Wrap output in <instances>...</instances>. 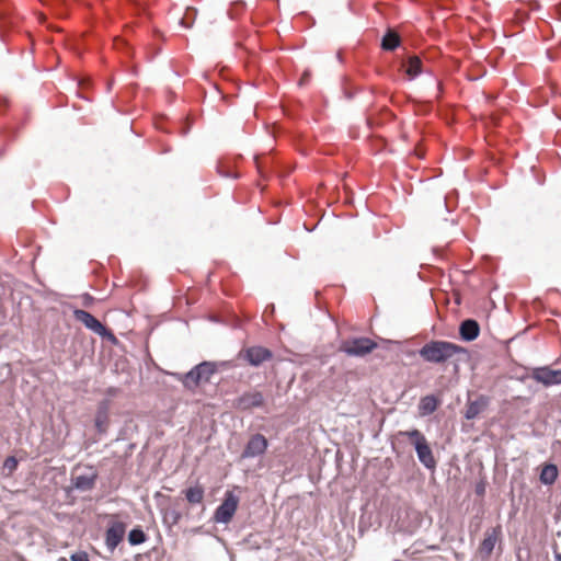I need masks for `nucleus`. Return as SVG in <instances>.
I'll use <instances>...</instances> for the list:
<instances>
[{
  "label": "nucleus",
  "instance_id": "obj_18",
  "mask_svg": "<svg viewBox=\"0 0 561 561\" xmlns=\"http://www.w3.org/2000/svg\"><path fill=\"white\" fill-rule=\"evenodd\" d=\"M558 478V468L556 465L549 463L543 466L540 473V481L543 484L550 485L554 483Z\"/></svg>",
  "mask_w": 561,
  "mask_h": 561
},
{
  "label": "nucleus",
  "instance_id": "obj_25",
  "mask_svg": "<svg viewBox=\"0 0 561 561\" xmlns=\"http://www.w3.org/2000/svg\"><path fill=\"white\" fill-rule=\"evenodd\" d=\"M18 468V459L13 456L8 457L3 462V469L12 473Z\"/></svg>",
  "mask_w": 561,
  "mask_h": 561
},
{
  "label": "nucleus",
  "instance_id": "obj_15",
  "mask_svg": "<svg viewBox=\"0 0 561 561\" xmlns=\"http://www.w3.org/2000/svg\"><path fill=\"white\" fill-rule=\"evenodd\" d=\"M173 376L181 380L184 387L190 390H194L196 387L203 383L201 377L197 376V370L195 367L184 375L173 374Z\"/></svg>",
  "mask_w": 561,
  "mask_h": 561
},
{
  "label": "nucleus",
  "instance_id": "obj_26",
  "mask_svg": "<svg viewBox=\"0 0 561 561\" xmlns=\"http://www.w3.org/2000/svg\"><path fill=\"white\" fill-rule=\"evenodd\" d=\"M71 561H89V557L85 552H77L71 554Z\"/></svg>",
  "mask_w": 561,
  "mask_h": 561
},
{
  "label": "nucleus",
  "instance_id": "obj_29",
  "mask_svg": "<svg viewBox=\"0 0 561 561\" xmlns=\"http://www.w3.org/2000/svg\"><path fill=\"white\" fill-rule=\"evenodd\" d=\"M60 561H66V559H65V558H61V559H60Z\"/></svg>",
  "mask_w": 561,
  "mask_h": 561
},
{
  "label": "nucleus",
  "instance_id": "obj_5",
  "mask_svg": "<svg viewBox=\"0 0 561 561\" xmlns=\"http://www.w3.org/2000/svg\"><path fill=\"white\" fill-rule=\"evenodd\" d=\"M238 504L239 497L233 494V492H226L222 503L215 511V522L228 524L232 519L238 508Z\"/></svg>",
  "mask_w": 561,
  "mask_h": 561
},
{
  "label": "nucleus",
  "instance_id": "obj_10",
  "mask_svg": "<svg viewBox=\"0 0 561 561\" xmlns=\"http://www.w3.org/2000/svg\"><path fill=\"white\" fill-rule=\"evenodd\" d=\"M264 403V397L260 391H250L240 396L236 401V408L239 410H250L260 408Z\"/></svg>",
  "mask_w": 561,
  "mask_h": 561
},
{
  "label": "nucleus",
  "instance_id": "obj_8",
  "mask_svg": "<svg viewBox=\"0 0 561 561\" xmlns=\"http://www.w3.org/2000/svg\"><path fill=\"white\" fill-rule=\"evenodd\" d=\"M531 378L545 387L561 385V369H551L549 367H538L533 369Z\"/></svg>",
  "mask_w": 561,
  "mask_h": 561
},
{
  "label": "nucleus",
  "instance_id": "obj_9",
  "mask_svg": "<svg viewBox=\"0 0 561 561\" xmlns=\"http://www.w3.org/2000/svg\"><path fill=\"white\" fill-rule=\"evenodd\" d=\"M126 531L125 524L122 522H113L105 533V545L108 551L113 552L123 540Z\"/></svg>",
  "mask_w": 561,
  "mask_h": 561
},
{
  "label": "nucleus",
  "instance_id": "obj_17",
  "mask_svg": "<svg viewBox=\"0 0 561 561\" xmlns=\"http://www.w3.org/2000/svg\"><path fill=\"white\" fill-rule=\"evenodd\" d=\"M197 370V376L201 377L203 383H206L210 380V377L215 374L216 367L213 363L203 362L195 366Z\"/></svg>",
  "mask_w": 561,
  "mask_h": 561
},
{
  "label": "nucleus",
  "instance_id": "obj_19",
  "mask_svg": "<svg viewBox=\"0 0 561 561\" xmlns=\"http://www.w3.org/2000/svg\"><path fill=\"white\" fill-rule=\"evenodd\" d=\"M421 66H422V62L417 56L409 57V59L405 64V67H407L405 72L410 79H414L416 76H419L422 72Z\"/></svg>",
  "mask_w": 561,
  "mask_h": 561
},
{
  "label": "nucleus",
  "instance_id": "obj_21",
  "mask_svg": "<svg viewBox=\"0 0 561 561\" xmlns=\"http://www.w3.org/2000/svg\"><path fill=\"white\" fill-rule=\"evenodd\" d=\"M399 44H400L399 36L393 32H388L382 38L381 46L386 50H393L394 48H397L399 46Z\"/></svg>",
  "mask_w": 561,
  "mask_h": 561
},
{
  "label": "nucleus",
  "instance_id": "obj_14",
  "mask_svg": "<svg viewBox=\"0 0 561 561\" xmlns=\"http://www.w3.org/2000/svg\"><path fill=\"white\" fill-rule=\"evenodd\" d=\"M96 481L95 473L78 474L72 478L73 486L79 491H90L94 488Z\"/></svg>",
  "mask_w": 561,
  "mask_h": 561
},
{
  "label": "nucleus",
  "instance_id": "obj_23",
  "mask_svg": "<svg viewBox=\"0 0 561 561\" xmlns=\"http://www.w3.org/2000/svg\"><path fill=\"white\" fill-rule=\"evenodd\" d=\"M145 540H146V535L139 528H135V529L130 530V533L128 534V541L133 546L140 545V543L145 542Z\"/></svg>",
  "mask_w": 561,
  "mask_h": 561
},
{
  "label": "nucleus",
  "instance_id": "obj_28",
  "mask_svg": "<svg viewBox=\"0 0 561 561\" xmlns=\"http://www.w3.org/2000/svg\"><path fill=\"white\" fill-rule=\"evenodd\" d=\"M60 561H66V559H65V558H61V559H60Z\"/></svg>",
  "mask_w": 561,
  "mask_h": 561
},
{
  "label": "nucleus",
  "instance_id": "obj_4",
  "mask_svg": "<svg viewBox=\"0 0 561 561\" xmlns=\"http://www.w3.org/2000/svg\"><path fill=\"white\" fill-rule=\"evenodd\" d=\"M376 347L377 343L368 337H355L341 344V351L348 356H365Z\"/></svg>",
  "mask_w": 561,
  "mask_h": 561
},
{
  "label": "nucleus",
  "instance_id": "obj_22",
  "mask_svg": "<svg viewBox=\"0 0 561 561\" xmlns=\"http://www.w3.org/2000/svg\"><path fill=\"white\" fill-rule=\"evenodd\" d=\"M108 416L106 408H102L98 411L95 416V426L99 432L104 433L107 428Z\"/></svg>",
  "mask_w": 561,
  "mask_h": 561
},
{
  "label": "nucleus",
  "instance_id": "obj_20",
  "mask_svg": "<svg viewBox=\"0 0 561 561\" xmlns=\"http://www.w3.org/2000/svg\"><path fill=\"white\" fill-rule=\"evenodd\" d=\"M185 497L191 504H199L204 499V490L199 485L188 488Z\"/></svg>",
  "mask_w": 561,
  "mask_h": 561
},
{
  "label": "nucleus",
  "instance_id": "obj_12",
  "mask_svg": "<svg viewBox=\"0 0 561 561\" xmlns=\"http://www.w3.org/2000/svg\"><path fill=\"white\" fill-rule=\"evenodd\" d=\"M500 535V530L497 528H492L485 531L484 539L480 545V553L484 557H490L494 550L497 538Z\"/></svg>",
  "mask_w": 561,
  "mask_h": 561
},
{
  "label": "nucleus",
  "instance_id": "obj_2",
  "mask_svg": "<svg viewBox=\"0 0 561 561\" xmlns=\"http://www.w3.org/2000/svg\"><path fill=\"white\" fill-rule=\"evenodd\" d=\"M400 434L410 439L411 444L415 448L419 460L424 465V467L427 469H434L436 467V460L428 442L419 430L405 431Z\"/></svg>",
  "mask_w": 561,
  "mask_h": 561
},
{
  "label": "nucleus",
  "instance_id": "obj_16",
  "mask_svg": "<svg viewBox=\"0 0 561 561\" xmlns=\"http://www.w3.org/2000/svg\"><path fill=\"white\" fill-rule=\"evenodd\" d=\"M438 405V401L434 396L423 397L419 403V412L422 416L432 414Z\"/></svg>",
  "mask_w": 561,
  "mask_h": 561
},
{
  "label": "nucleus",
  "instance_id": "obj_1",
  "mask_svg": "<svg viewBox=\"0 0 561 561\" xmlns=\"http://www.w3.org/2000/svg\"><path fill=\"white\" fill-rule=\"evenodd\" d=\"M465 347L442 340H433L425 343L420 350V356L427 363L442 364L457 354H466Z\"/></svg>",
  "mask_w": 561,
  "mask_h": 561
},
{
  "label": "nucleus",
  "instance_id": "obj_6",
  "mask_svg": "<svg viewBox=\"0 0 561 561\" xmlns=\"http://www.w3.org/2000/svg\"><path fill=\"white\" fill-rule=\"evenodd\" d=\"M239 356L247 360L251 366H260L262 363L270 360L273 356L268 348L263 346H251L240 352Z\"/></svg>",
  "mask_w": 561,
  "mask_h": 561
},
{
  "label": "nucleus",
  "instance_id": "obj_13",
  "mask_svg": "<svg viewBox=\"0 0 561 561\" xmlns=\"http://www.w3.org/2000/svg\"><path fill=\"white\" fill-rule=\"evenodd\" d=\"M480 328L477 321L468 319L465 320L459 328V333L462 340L473 341L478 337Z\"/></svg>",
  "mask_w": 561,
  "mask_h": 561
},
{
  "label": "nucleus",
  "instance_id": "obj_7",
  "mask_svg": "<svg viewBox=\"0 0 561 561\" xmlns=\"http://www.w3.org/2000/svg\"><path fill=\"white\" fill-rule=\"evenodd\" d=\"M268 447V440L262 434H254L248 440L241 457L242 458H255L262 456Z\"/></svg>",
  "mask_w": 561,
  "mask_h": 561
},
{
  "label": "nucleus",
  "instance_id": "obj_11",
  "mask_svg": "<svg viewBox=\"0 0 561 561\" xmlns=\"http://www.w3.org/2000/svg\"><path fill=\"white\" fill-rule=\"evenodd\" d=\"M489 399L484 396L478 397L473 401H469L466 407L465 416L467 420H473L481 414L488 407Z\"/></svg>",
  "mask_w": 561,
  "mask_h": 561
},
{
  "label": "nucleus",
  "instance_id": "obj_24",
  "mask_svg": "<svg viewBox=\"0 0 561 561\" xmlns=\"http://www.w3.org/2000/svg\"><path fill=\"white\" fill-rule=\"evenodd\" d=\"M195 16L196 10L193 8H187L185 15L180 21L181 25L190 28L194 23Z\"/></svg>",
  "mask_w": 561,
  "mask_h": 561
},
{
  "label": "nucleus",
  "instance_id": "obj_27",
  "mask_svg": "<svg viewBox=\"0 0 561 561\" xmlns=\"http://www.w3.org/2000/svg\"><path fill=\"white\" fill-rule=\"evenodd\" d=\"M556 561H561V552L554 553Z\"/></svg>",
  "mask_w": 561,
  "mask_h": 561
},
{
  "label": "nucleus",
  "instance_id": "obj_3",
  "mask_svg": "<svg viewBox=\"0 0 561 561\" xmlns=\"http://www.w3.org/2000/svg\"><path fill=\"white\" fill-rule=\"evenodd\" d=\"M75 319L82 324H84L85 328L93 331L95 334L105 337L112 342L116 341L115 335L107 330L94 316H92L90 312L82 310V309H76L73 311Z\"/></svg>",
  "mask_w": 561,
  "mask_h": 561
}]
</instances>
